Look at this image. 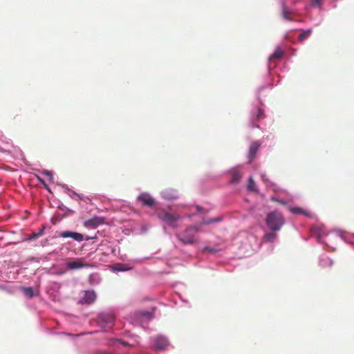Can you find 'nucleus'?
<instances>
[{
  "label": "nucleus",
  "mask_w": 354,
  "mask_h": 354,
  "mask_svg": "<svg viewBox=\"0 0 354 354\" xmlns=\"http://www.w3.org/2000/svg\"><path fill=\"white\" fill-rule=\"evenodd\" d=\"M199 232V227L196 226H189L187 227L181 234H177L176 236L178 239L184 245H192L195 242V235Z\"/></svg>",
  "instance_id": "nucleus-1"
},
{
  "label": "nucleus",
  "mask_w": 354,
  "mask_h": 354,
  "mask_svg": "<svg viewBox=\"0 0 354 354\" xmlns=\"http://www.w3.org/2000/svg\"><path fill=\"white\" fill-rule=\"evenodd\" d=\"M266 223L272 231H278L284 224V218L281 214L277 212H272L268 214Z\"/></svg>",
  "instance_id": "nucleus-2"
},
{
  "label": "nucleus",
  "mask_w": 354,
  "mask_h": 354,
  "mask_svg": "<svg viewBox=\"0 0 354 354\" xmlns=\"http://www.w3.org/2000/svg\"><path fill=\"white\" fill-rule=\"evenodd\" d=\"M156 214L160 221L165 223L174 229L178 227L177 222L180 218L178 214H172L164 209L158 210Z\"/></svg>",
  "instance_id": "nucleus-3"
},
{
  "label": "nucleus",
  "mask_w": 354,
  "mask_h": 354,
  "mask_svg": "<svg viewBox=\"0 0 354 354\" xmlns=\"http://www.w3.org/2000/svg\"><path fill=\"white\" fill-rule=\"evenodd\" d=\"M93 266L90 263H84L83 259H77L75 261L66 263V268L68 270H77L82 268H89Z\"/></svg>",
  "instance_id": "nucleus-4"
},
{
  "label": "nucleus",
  "mask_w": 354,
  "mask_h": 354,
  "mask_svg": "<svg viewBox=\"0 0 354 354\" xmlns=\"http://www.w3.org/2000/svg\"><path fill=\"white\" fill-rule=\"evenodd\" d=\"M104 223V218L102 217L94 216L92 218L86 220L84 222V226L87 228L95 229L98 225Z\"/></svg>",
  "instance_id": "nucleus-5"
},
{
  "label": "nucleus",
  "mask_w": 354,
  "mask_h": 354,
  "mask_svg": "<svg viewBox=\"0 0 354 354\" xmlns=\"http://www.w3.org/2000/svg\"><path fill=\"white\" fill-rule=\"evenodd\" d=\"M168 344V340L164 336L159 335L154 338V346L156 350H165Z\"/></svg>",
  "instance_id": "nucleus-6"
},
{
  "label": "nucleus",
  "mask_w": 354,
  "mask_h": 354,
  "mask_svg": "<svg viewBox=\"0 0 354 354\" xmlns=\"http://www.w3.org/2000/svg\"><path fill=\"white\" fill-rule=\"evenodd\" d=\"M138 201H140L143 205L147 207H153L155 205L154 199L148 194L142 193L138 197Z\"/></svg>",
  "instance_id": "nucleus-7"
},
{
  "label": "nucleus",
  "mask_w": 354,
  "mask_h": 354,
  "mask_svg": "<svg viewBox=\"0 0 354 354\" xmlns=\"http://www.w3.org/2000/svg\"><path fill=\"white\" fill-rule=\"evenodd\" d=\"M95 299L96 294L93 290H86L84 292V296L80 299V303L90 305L95 301Z\"/></svg>",
  "instance_id": "nucleus-8"
},
{
  "label": "nucleus",
  "mask_w": 354,
  "mask_h": 354,
  "mask_svg": "<svg viewBox=\"0 0 354 354\" xmlns=\"http://www.w3.org/2000/svg\"><path fill=\"white\" fill-rule=\"evenodd\" d=\"M115 321V317L112 314L102 313L100 315L98 323L99 324H106L108 327H111Z\"/></svg>",
  "instance_id": "nucleus-9"
},
{
  "label": "nucleus",
  "mask_w": 354,
  "mask_h": 354,
  "mask_svg": "<svg viewBox=\"0 0 354 354\" xmlns=\"http://www.w3.org/2000/svg\"><path fill=\"white\" fill-rule=\"evenodd\" d=\"M136 318L142 322H147L153 318V313L147 310H139L135 313Z\"/></svg>",
  "instance_id": "nucleus-10"
},
{
  "label": "nucleus",
  "mask_w": 354,
  "mask_h": 354,
  "mask_svg": "<svg viewBox=\"0 0 354 354\" xmlns=\"http://www.w3.org/2000/svg\"><path fill=\"white\" fill-rule=\"evenodd\" d=\"M282 6V15L284 19L288 21H293V19L291 17L292 11L288 8L286 3L283 1L281 2Z\"/></svg>",
  "instance_id": "nucleus-11"
},
{
  "label": "nucleus",
  "mask_w": 354,
  "mask_h": 354,
  "mask_svg": "<svg viewBox=\"0 0 354 354\" xmlns=\"http://www.w3.org/2000/svg\"><path fill=\"white\" fill-rule=\"evenodd\" d=\"M231 180L232 183H238L242 177V174L238 169H233L230 171Z\"/></svg>",
  "instance_id": "nucleus-12"
},
{
  "label": "nucleus",
  "mask_w": 354,
  "mask_h": 354,
  "mask_svg": "<svg viewBox=\"0 0 354 354\" xmlns=\"http://www.w3.org/2000/svg\"><path fill=\"white\" fill-rule=\"evenodd\" d=\"M44 227L39 230L38 232H32L30 235L26 234L24 236V241H32L39 238L44 234Z\"/></svg>",
  "instance_id": "nucleus-13"
},
{
  "label": "nucleus",
  "mask_w": 354,
  "mask_h": 354,
  "mask_svg": "<svg viewBox=\"0 0 354 354\" xmlns=\"http://www.w3.org/2000/svg\"><path fill=\"white\" fill-rule=\"evenodd\" d=\"M283 55V50L281 48H277L275 51L270 56L269 61L272 62L274 60H279L282 57Z\"/></svg>",
  "instance_id": "nucleus-14"
},
{
  "label": "nucleus",
  "mask_w": 354,
  "mask_h": 354,
  "mask_svg": "<svg viewBox=\"0 0 354 354\" xmlns=\"http://www.w3.org/2000/svg\"><path fill=\"white\" fill-rule=\"evenodd\" d=\"M24 293L29 298L38 295L39 290L31 287L24 288Z\"/></svg>",
  "instance_id": "nucleus-15"
},
{
  "label": "nucleus",
  "mask_w": 354,
  "mask_h": 354,
  "mask_svg": "<svg viewBox=\"0 0 354 354\" xmlns=\"http://www.w3.org/2000/svg\"><path fill=\"white\" fill-rule=\"evenodd\" d=\"M259 145L257 142H253L250 145L249 157L251 160L253 159L254 157L255 156L256 153L259 149Z\"/></svg>",
  "instance_id": "nucleus-16"
},
{
  "label": "nucleus",
  "mask_w": 354,
  "mask_h": 354,
  "mask_svg": "<svg viewBox=\"0 0 354 354\" xmlns=\"http://www.w3.org/2000/svg\"><path fill=\"white\" fill-rule=\"evenodd\" d=\"M263 118H264V111L262 109L258 107L257 109L256 115H253L252 117V120L253 122L258 121V120L263 119Z\"/></svg>",
  "instance_id": "nucleus-17"
},
{
  "label": "nucleus",
  "mask_w": 354,
  "mask_h": 354,
  "mask_svg": "<svg viewBox=\"0 0 354 354\" xmlns=\"http://www.w3.org/2000/svg\"><path fill=\"white\" fill-rule=\"evenodd\" d=\"M312 33L311 29H307L305 30H303L302 32L299 35L298 39L299 41H304L305 39H306L308 37H310V35Z\"/></svg>",
  "instance_id": "nucleus-18"
},
{
  "label": "nucleus",
  "mask_w": 354,
  "mask_h": 354,
  "mask_svg": "<svg viewBox=\"0 0 354 354\" xmlns=\"http://www.w3.org/2000/svg\"><path fill=\"white\" fill-rule=\"evenodd\" d=\"M75 196L81 201H83L86 203H90L91 201V197L89 196L84 195L83 194H75Z\"/></svg>",
  "instance_id": "nucleus-19"
},
{
  "label": "nucleus",
  "mask_w": 354,
  "mask_h": 354,
  "mask_svg": "<svg viewBox=\"0 0 354 354\" xmlns=\"http://www.w3.org/2000/svg\"><path fill=\"white\" fill-rule=\"evenodd\" d=\"M248 189L249 191H256L255 183L252 177L249 178Z\"/></svg>",
  "instance_id": "nucleus-20"
},
{
  "label": "nucleus",
  "mask_w": 354,
  "mask_h": 354,
  "mask_svg": "<svg viewBox=\"0 0 354 354\" xmlns=\"http://www.w3.org/2000/svg\"><path fill=\"white\" fill-rule=\"evenodd\" d=\"M276 234L274 233H267L264 235V239L268 242H272L276 239Z\"/></svg>",
  "instance_id": "nucleus-21"
},
{
  "label": "nucleus",
  "mask_w": 354,
  "mask_h": 354,
  "mask_svg": "<svg viewBox=\"0 0 354 354\" xmlns=\"http://www.w3.org/2000/svg\"><path fill=\"white\" fill-rule=\"evenodd\" d=\"M73 239L77 241H82L84 240V236L78 232H73Z\"/></svg>",
  "instance_id": "nucleus-22"
},
{
  "label": "nucleus",
  "mask_w": 354,
  "mask_h": 354,
  "mask_svg": "<svg viewBox=\"0 0 354 354\" xmlns=\"http://www.w3.org/2000/svg\"><path fill=\"white\" fill-rule=\"evenodd\" d=\"M74 232L64 231L61 232L60 236L63 238H73V234Z\"/></svg>",
  "instance_id": "nucleus-23"
},
{
  "label": "nucleus",
  "mask_w": 354,
  "mask_h": 354,
  "mask_svg": "<svg viewBox=\"0 0 354 354\" xmlns=\"http://www.w3.org/2000/svg\"><path fill=\"white\" fill-rule=\"evenodd\" d=\"M221 221V218L217 217V218H215L214 219H209V220L204 221L202 222V225H209V224L212 223L213 222H218V221Z\"/></svg>",
  "instance_id": "nucleus-24"
},
{
  "label": "nucleus",
  "mask_w": 354,
  "mask_h": 354,
  "mask_svg": "<svg viewBox=\"0 0 354 354\" xmlns=\"http://www.w3.org/2000/svg\"><path fill=\"white\" fill-rule=\"evenodd\" d=\"M129 269V268L127 265L124 264L118 265L116 267V270L118 271H126L128 270Z\"/></svg>",
  "instance_id": "nucleus-25"
},
{
  "label": "nucleus",
  "mask_w": 354,
  "mask_h": 354,
  "mask_svg": "<svg viewBox=\"0 0 354 354\" xmlns=\"http://www.w3.org/2000/svg\"><path fill=\"white\" fill-rule=\"evenodd\" d=\"M290 211L295 214H300L303 212V210L299 207H292L290 209Z\"/></svg>",
  "instance_id": "nucleus-26"
},
{
  "label": "nucleus",
  "mask_w": 354,
  "mask_h": 354,
  "mask_svg": "<svg viewBox=\"0 0 354 354\" xmlns=\"http://www.w3.org/2000/svg\"><path fill=\"white\" fill-rule=\"evenodd\" d=\"M322 0H312V4L313 6H319L320 5Z\"/></svg>",
  "instance_id": "nucleus-27"
},
{
  "label": "nucleus",
  "mask_w": 354,
  "mask_h": 354,
  "mask_svg": "<svg viewBox=\"0 0 354 354\" xmlns=\"http://www.w3.org/2000/svg\"><path fill=\"white\" fill-rule=\"evenodd\" d=\"M204 250H208L209 252H214L216 250L213 248H209V247H205Z\"/></svg>",
  "instance_id": "nucleus-28"
},
{
  "label": "nucleus",
  "mask_w": 354,
  "mask_h": 354,
  "mask_svg": "<svg viewBox=\"0 0 354 354\" xmlns=\"http://www.w3.org/2000/svg\"><path fill=\"white\" fill-rule=\"evenodd\" d=\"M177 197V194L176 192H174L172 194H171L169 196H168V198L169 199H174V198H176Z\"/></svg>",
  "instance_id": "nucleus-29"
},
{
  "label": "nucleus",
  "mask_w": 354,
  "mask_h": 354,
  "mask_svg": "<svg viewBox=\"0 0 354 354\" xmlns=\"http://www.w3.org/2000/svg\"><path fill=\"white\" fill-rule=\"evenodd\" d=\"M326 262H327L328 263V266H332V264H333V261L330 259L326 260Z\"/></svg>",
  "instance_id": "nucleus-30"
},
{
  "label": "nucleus",
  "mask_w": 354,
  "mask_h": 354,
  "mask_svg": "<svg viewBox=\"0 0 354 354\" xmlns=\"http://www.w3.org/2000/svg\"><path fill=\"white\" fill-rule=\"evenodd\" d=\"M46 174L48 176H49L50 178H52V174H50V171H46Z\"/></svg>",
  "instance_id": "nucleus-31"
},
{
  "label": "nucleus",
  "mask_w": 354,
  "mask_h": 354,
  "mask_svg": "<svg viewBox=\"0 0 354 354\" xmlns=\"http://www.w3.org/2000/svg\"><path fill=\"white\" fill-rule=\"evenodd\" d=\"M24 214H27V212H24ZM26 218H27V216L24 214V216H23L24 220L26 219Z\"/></svg>",
  "instance_id": "nucleus-32"
},
{
  "label": "nucleus",
  "mask_w": 354,
  "mask_h": 354,
  "mask_svg": "<svg viewBox=\"0 0 354 354\" xmlns=\"http://www.w3.org/2000/svg\"><path fill=\"white\" fill-rule=\"evenodd\" d=\"M120 342L121 344H124V345H127V343H125V342H122V341H120Z\"/></svg>",
  "instance_id": "nucleus-33"
},
{
  "label": "nucleus",
  "mask_w": 354,
  "mask_h": 354,
  "mask_svg": "<svg viewBox=\"0 0 354 354\" xmlns=\"http://www.w3.org/2000/svg\"><path fill=\"white\" fill-rule=\"evenodd\" d=\"M197 209L201 211V209H202V207H199V206H197Z\"/></svg>",
  "instance_id": "nucleus-34"
},
{
  "label": "nucleus",
  "mask_w": 354,
  "mask_h": 354,
  "mask_svg": "<svg viewBox=\"0 0 354 354\" xmlns=\"http://www.w3.org/2000/svg\"><path fill=\"white\" fill-rule=\"evenodd\" d=\"M89 239H91V238H89V237H86V238H85V240H86V241H88V240H89Z\"/></svg>",
  "instance_id": "nucleus-35"
},
{
  "label": "nucleus",
  "mask_w": 354,
  "mask_h": 354,
  "mask_svg": "<svg viewBox=\"0 0 354 354\" xmlns=\"http://www.w3.org/2000/svg\"><path fill=\"white\" fill-rule=\"evenodd\" d=\"M296 2H297V0H293V1H292V3H295Z\"/></svg>",
  "instance_id": "nucleus-36"
}]
</instances>
